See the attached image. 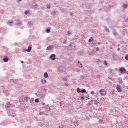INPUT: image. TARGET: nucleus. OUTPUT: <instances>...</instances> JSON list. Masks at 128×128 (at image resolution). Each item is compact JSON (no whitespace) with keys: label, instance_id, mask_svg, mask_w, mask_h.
<instances>
[{"label":"nucleus","instance_id":"1","mask_svg":"<svg viewBox=\"0 0 128 128\" xmlns=\"http://www.w3.org/2000/svg\"><path fill=\"white\" fill-rule=\"evenodd\" d=\"M100 94L102 96H106V91L104 89L100 90Z\"/></svg>","mask_w":128,"mask_h":128},{"label":"nucleus","instance_id":"2","mask_svg":"<svg viewBox=\"0 0 128 128\" xmlns=\"http://www.w3.org/2000/svg\"><path fill=\"white\" fill-rule=\"evenodd\" d=\"M120 72L122 74H124L126 72V70L124 68H121L120 69Z\"/></svg>","mask_w":128,"mask_h":128},{"label":"nucleus","instance_id":"3","mask_svg":"<svg viewBox=\"0 0 128 128\" xmlns=\"http://www.w3.org/2000/svg\"><path fill=\"white\" fill-rule=\"evenodd\" d=\"M116 88L118 92H122V86H120L118 85Z\"/></svg>","mask_w":128,"mask_h":128},{"label":"nucleus","instance_id":"4","mask_svg":"<svg viewBox=\"0 0 128 128\" xmlns=\"http://www.w3.org/2000/svg\"><path fill=\"white\" fill-rule=\"evenodd\" d=\"M50 58H52V60H56V55L52 54L50 56Z\"/></svg>","mask_w":128,"mask_h":128},{"label":"nucleus","instance_id":"5","mask_svg":"<svg viewBox=\"0 0 128 128\" xmlns=\"http://www.w3.org/2000/svg\"><path fill=\"white\" fill-rule=\"evenodd\" d=\"M32 46H30L26 52H32Z\"/></svg>","mask_w":128,"mask_h":128},{"label":"nucleus","instance_id":"6","mask_svg":"<svg viewBox=\"0 0 128 128\" xmlns=\"http://www.w3.org/2000/svg\"><path fill=\"white\" fill-rule=\"evenodd\" d=\"M54 50V46H48L47 48V50Z\"/></svg>","mask_w":128,"mask_h":128},{"label":"nucleus","instance_id":"7","mask_svg":"<svg viewBox=\"0 0 128 128\" xmlns=\"http://www.w3.org/2000/svg\"><path fill=\"white\" fill-rule=\"evenodd\" d=\"M4 62H8V57H6L4 58Z\"/></svg>","mask_w":128,"mask_h":128},{"label":"nucleus","instance_id":"8","mask_svg":"<svg viewBox=\"0 0 128 128\" xmlns=\"http://www.w3.org/2000/svg\"><path fill=\"white\" fill-rule=\"evenodd\" d=\"M44 77L45 78H48V74L47 72H46L44 74Z\"/></svg>","mask_w":128,"mask_h":128},{"label":"nucleus","instance_id":"9","mask_svg":"<svg viewBox=\"0 0 128 128\" xmlns=\"http://www.w3.org/2000/svg\"><path fill=\"white\" fill-rule=\"evenodd\" d=\"M81 92L82 94H86V90H82Z\"/></svg>","mask_w":128,"mask_h":128},{"label":"nucleus","instance_id":"10","mask_svg":"<svg viewBox=\"0 0 128 128\" xmlns=\"http://www.w3.org/2000/svg\"><path fill=\"white\" fill-rule=\"evenodd\" d=\"M14 24V22L12 20L9 21V22H8V24Z\"/></svg>","mask_w":128,"mask_h":128},{"label":"nucleus","instance_id":"11","mask_svg":"<svg viewBox=\"0 0 128 128\" xmlns=\"http://www.w3.org/2000/svg\"><path fill=\"white\" fill-rule=\"evenodd\" d=\"M46 32H48V33L50 32V29H47Z\"/></svg>","mask_w":128,"mask_h":128},{"label":"nucleus","instance_id":"12","mask_svg":"<svg viewBox=\"0 0 128 128\" xmlns=\"http://www.w3.org/2000/svg\"><path fill=\"white\" fill-rule=\"evenodd\" d=\"M35 102H36V103H38V102H40V100H38V99H36V100H35Z\"/></svg>","mask_w":128,"mask_h":128},{"label":"nucleus","instance_id":"13","mask_svg":"<svg viewBox=\"0 0 128 128\" xmlns=\"http://www.w3.org/2000/svg\"><path fill=\"white\" fill-rule=\"evenodd\" d=\"M42 82H43V84H46V80H42Z\"/></svg>","mask_w":128,"mask_h":128},{"label":"nucleus","instance_id":"14","mask_svg":"<svg viewBox=\"0 0 128 128\" xmlns=\"http://www.w3.org/2000/svg\"><path fill=\"white\" fill-rule=\"evenodd\" d=\"M28 12H30L26 11V12H25V14H26V16H28Z\"/></svg>","mask_w":128,"mask_h":128},{"label":"nucleus","instance_id":"15","mask_svg":"<svg viewBox=\"0 0 128 128\" xmlns=\"http://www.w3.org/2000/svg\"><path fill=\"white\" fill-rule=\"evenodd\" d=\"M94 42V39H90L89 40V42Z\"/></svg>","mask_w":128,"mask_h":128},{"label":"nucleus","instance_id":"16","mask_svg":"<svg viewBox=\"0 0 128 128\" xmlns=\"http://www.w3.org/2000/svg\"><path fill=\"white\" fill-rule=\"evenodd\" d=\"M104 64H106V66H108V62H106V61H104Z\"/></svg>","mask_w":128,"mask_h":128},{"label":"nucleus","instance_id":"17","mask_svg":"<svg viewBox=\"0 0 128 128\" xmlns=\"http://www.w3.org/2000/svg\"><path fill=\"white\" fill-rule=\"evenodd\" d=\"M128 8V5L125 4V5L124 6V8Z\"/></svg>","mask_w":128,"mask_h":128},{"label":"nucleus","instance_id":"18","mask_svg":"<svg viewBox=\"0 0 128 128\" xmlns=\"http://www.w3.org/2000/svg\"><path fill=\"white\" fill-rule=\"evenodd\" d=\"M64 82H68V79H67V78H64Z\"/></svg>","mask_w":128,"mask_h":128},{"label":"nucleus","instance_id":"19","mask_svg":"<svg viewBox=\"0 0 128 128\" xmlns=\"http://www.w3.org/2000/svg\"><path fill=\"white\" fill-rule=\"evenodd\" d=\"M47 8H48V9L50 8V5H48L47 6Z\"/></svg>","mask_w":128,"mask_h":128},{"label":"nucleus","instance_id":"20","mask_svg":"<svg viewBox=\"0 0 128 128\" xmlns=\"http://www.w3.org/2000/svg\"><path fill=\"white\" fill-rule=\"evenodd\" d=\"M125 58L126 60H128V55L126 56Z\"/></svg>","mask_w":128,"mask_h":128},{"label":"nucleus","instance_id":"21","mask_svg":"<svg viewBox=\"0 0 128 128\" xmlns=\"http://www.w3.org/2000/svg\"><path fill=\"white\" fill-rule=\"evenodd\" d=\"M82 100H84V97L82 96L81 98Z\"/></svg>","mask_w":128,"mask_h":128},{"label":"nucleus","instance_id":"22","mask_svg":"<svg viewBox=\"0 0 128 128\" xmlns=\"http://www.w3.org/2000/svg\"><path fill=\"white\" fill-rule=\"evenodd\" d=\"M94 104H98V101H96Z\"/></svg>","mask_w":128,"mask_h":128},{"label":"nucleus","instance_id":"23","mask_svg":"<svg viewBox=\"0 0 128 128\" xmlns=\"http://www.w3.org/2000/svg\"><path fill=\"white\" fill-rule=\"evenodd\" d=\"M91 94H94V92H92Z\"/></svg>","mask_w":128,"mask_h":128},{"label":"nucleus","instance_id":"24","mask_svg":"<svg viewBox=\"0 0 128 128\" xmlns=\"http://www.w3.org/2000/svg\"><path fill=\"white\" fill-rule=\"evenodd\" d=\"M68 34H72V32H68Z\"/></svg>","mask_w":128,"mask_h":128},{"label":"nucleus","instance_id":"25","mask_svg":"<svg viewBox=\"0 0 128 128\" xmlns=\"http://www.w3.org/2000/svg\"><path fill=\"white\" fill-rule=\"evenodd\" d=\"M99 122H100V124H102V120H100Z\"/></svg>","mask_w":128,"mask_h":128},{"label":"nucleus","instance_id":"26","mask_svg":"<svg viewBox=\"0 0 128 128\" xmlns=\"http://www.w3.org/2000/svg\"><path fill=\"white\" fill-rule=\"evenodd\" d=\"M96 52H98V50H100V49H99L98 48H97L96 49Z\"/></svg>","mask_w":128,"mask_h":128},{"label":"nucleus","instance_id":"27","mask_svg":"<svg viewBox=\"0 0 128 128\" xmlns=\"http://www.w3.org/2000/svg\"><path fill=\"white\" fill-rule=\"evenodd\" d=\"M42 106H46V104L45 103H42Z\"/></svg>","mask_w":128,"mask_h":128},{"label":"nucleus","instance_id":"28","mask_svg":"<svg viewBox=\"0 0 128 128\" xmlns=\"http://www.w3.org/2000/svg\"><path fill=\"white\" fill-rule=\"evenodd\" d=\"M110 72H112V70L110 69Z\"/></svg>","mask_w":128,"mask_h":128},{"label":"nucleus","instance_id":"29","mask_svg":"<svg viewBox=\"0 0 128 128\" xmlns=\"http://www.w3.org/2000/svg\"><path fill=\"white\" fill-rule=\"evenodd\" d=\"M66 84V86H68V84Z\"/></svg>","mask_w":128,"mask_h":128},{"label":"nucleus","instance_id":"30","mask_svg":"<svg viewBox=\"0 0 128 128\" xmlns=\"http://www.w3.org/2000/svg\"><path fill=\"white\" fill-rule=\"evenodd\" d=\"M120 48H118V51L120 52Z\"/></svg>","mask_w":128,"mask_h":128},{"label":"nucleus","instance_id":"31","mask_svg":"<svg viewBox=\"0 0 128 128\" xmlns=\"http://www.w3.org/2000/svg\"><path fill=\"white\" fill-rule=\"evenodd\" d=\"M22 0H19L18 1V2H20V1H21Z\"/></svg>","mask_w":128,"mask_h":128},{"label":"nucleus","instance_id":"32","mask_svg":"<svg viewBox=\"0 0 128 128\" xmlns=\"http://www.w3.org/2000/svg\"><path fill=\"white\" fill-rule=\"evenodd\" d=\"M22 64H24V62L23 61L22 62Z\"/></svg>","mask_w":128,"mask_h":128},{"label":"nucleus","instance_id":"33","mask_svg":"<svg viewBox=\"0 0 128 128\" xmlns=\"http://www.w3.org/2000/svg\"><path fill=\"white\" fill-rule=\"evenodd\" d=\"M54 14H56V12H54Z\"/></svg>","mask_w":128,"mask_h":128},{"label":"nucleus","instance_id":"34","mask_svg":"<svg viewBox=\"0 0 128 128\" xmlns=\"http://www.w3.org/2000/svg\"><path fill=\"white\" fill-rule=\"evenodd\" d=\"M78 64H80V62H78Z\"/></svg>","mask_w":128,"mask_h":128},{"label":"nucleus","instance_id":"35","mask_svg":"<svg viewBox=\"0 0 128 128\" xmlns=\"http://www.w3.org/2000/svg\"><path fill=\"white\" fill-rule=\"evenodd\" d=\"M80 66H82V64H80Z\"/></svg>","mask_w":128,"mask_h":128},{"label":"nucleus","instance_id":"36","mask_svg":"<svg viewBox=\"0 0 128 128\" xmlns=\"http://www.w3.org/2000/svg\"><path fill=\"white\" fill-rule=\"evenodd\" d=\"M81 68H82V66Z\"/></svg>","mask_w":128,"mask_h":128}]
</instances>
